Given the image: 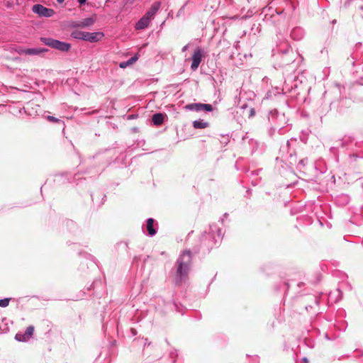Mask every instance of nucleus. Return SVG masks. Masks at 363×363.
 <instances>
[{
    "label": "nucleus",
    "instance_id": "22",
    "mask_svg": "<svg viewBox=\"0 0 363 363\" xmlns=\"http://www.w3.org/2000/svg\"><path fill=\"white\" fill-rule=\"evenodd\" d=\"M128 64L126 62H121L120 64V67H122V68H124L125 67V66L127 65Z\"/></svg>",
    "mask_w": 363,
    "mask_h": 363
},
{
    "label": "nucleus",
    "instance_id": "10",
    "mask_svg": "<svg viewBox=\"0 0 363 363\" xmlns=\"http://www.w3.org/2000/svg\"><path fill=\"white\" fill-rule=\"evenodd\" d=\"M164 116L161 113L154 114L152 118L153 123L156 125H160L162 124V123L164 122Z\"/></svg>",
    "mask_w": 363,
    "mask_h": 363
},
{
    "label": "nucleus",
    "instance_id": "6",
    "mask_svg": "<svg viewBox=\"0 0 363 363\" xmlns=\"http://www.w3.org/2000/svg\"><path fill=\"white\" fill-rule=\"evenodd\" d=\"M203 57L202 51L200 48H197L192 55V63L191 68L193 71L197 69Z\"/></svg>",
    "mask_w": 363,
    "mask_h": 363
},
{
    "label": "nucleus",
    "instance_id": "12",
    "mask_svg": "<svg viewBox=\"0 0 363 363\" xmlns=\"http://www.w3.org/2000/svg\"><path fill=\"white\" fill-rule=\"evenodd\" d=\"M154 219L148 218L147 220V230L150 235H154L156 233V230L153 228Z\"/></svg>",
    "mask_w": 363,
    "mask_h": 363
},
{
    "label": "nucleus",
    "instance_id": "5",
    "mask_svg": "<svg viewBox=\"0 0 363 363\" xmlns=\"http://www.w3.org/2000/svg\"><path fill=\"white\" fill-rule=\"evenodd\" d=\"M96 21V15H93L89 18L82 19L81 21H74L72 23V26L74 28H89L94 24Z\"/></svg>",
    "mask_w": 363,
    "mask_h": 363
},
{
    "label": "nucleus",
    "instance_id": "17",
    "mask_svg": "<svg viewBox=\"0 0 363 363\" xmlns=\"http://www.w3.org/2000/svg\"><path fill=\"white\" fill-rule=\"evenodd\" d=\"M10 301V298L0 299V307H6Z\"/></svg>",
    "mask_w": 363,
    "mask_h": 363
},
{
    "label": "nucleus",
    "instance_id": "4",
    "mask_svg": "<svg viewBox=\"0 0 363 363\" xmlns=\"http://www.w3.org/2000/svg\"><path fill=\"white\" fill-rule=\"evenodd\" d=\"M186 110L199 111H212L213 106L208 104H189L184 106Z\"/></svg>",
    "mask_w": 363,
    "mask_h": 363
},
{
    "label": "nucleus",
    "instance_id": "7",
    "mask_svg": "<svg viewBox=\"0 0 363 363\" xmlns=\"http://www.w3.org/2000/svg\"><path fill=\"white\" fill-rule=\"evenodd\" d=\"M104 36V35L101 32H86L84 40L89 41L90 43H95L99 41Z\"/></svg>",
    "mask_w": 363,
    "mask_h": 363
},
{
    "label": "nucleus",
    "instance_id": "14",
    "mask_svg": "<svg viewBox=\"0 0 363 363\" xmlns=\"http://www.w3.org/2000/svg\"><path fill=\"white\" fill-rule=\"evenodd\" d=\"M85 33L84 31H79V30H76V31H73L72 33H71V36L74 38H76V39H80V40H84V35H85Z\"/></svg>",
    "mask_w": 363,
    "mask_h": 363
},
{
    "label": "nucleus",
    "instance_id": "19",
    "mask_svg": "<svg viewBox=\"0 0 363 363\" xmlns=\"http://www.w3.org/2000/svg\"><path fill=\"white\" fill-rule=\"evenodd\" d=\"M137 60H138V56H137V55H135V56H134V57H132L130 59H129V60L126 62V63H127V64L130 65V64H133V62H135Z\"/></svg>",
    "mask_w": 363,
    "mask_h": 363
},
{
    "label": "nucleus",
    "instance_id": "2",
    "mask_svg": "<svg viewBox=\"0 0 363 363\" xmlns=\"http://www.w3.org/2000/svg\"><path fill=\"white\" fill-rule=\"evenodd\" d=\"M40 41L52 48L58 50L62 52H67L71 48V45L69 43L62 42L51 38H40Z\"/></svg>",
    "mask_w": 363,
    "mask_h": 363
},
{
    "label": "nucleus",
    "instance_id": "26",
    "mask_svg": "<svg viewBox=\"0 0 363 363\" xmlns=\"http://www.w3.org/2000/svg\"><path fill=\"white\" fill-rule=\"evenodd\" d=\"M107 1H108L109 0H106Z\"/></svg>",
    "mask_w": 363,
    "mask_h": 363
},
{
    "label": "nucleus",
    "instance_id": "16",
    "mask_svg": "<svg viewBox=\"0 0 363 363\" xmlns=\"http://www.w3.org/2000/svg\"><path fill=\"white\" fill-rule=\"evenodd\" d=\"M15 338L18 341H21V342H26V341L28 340V338L26 337L25 333H23V334L18 333L16 335Z\"/></svg>",
    "mask_w": 363,
    "mask_h": 363
},
{
    "label": "nucleus",
    "instance_id": "24",
    "mask_svg": "<svg viewBox=\"0 0 363 363\" xmlns=\"http://www.w3.org/2000/svg\"><path fill=\"white\" fill-rule=\"evenodd\" d=\"M65 0H57V1L60 4H62Z\"/></svg>",
    "mask_w": 363,
    "mask_h": 363
},
{
    "label": "nucleus",
    "instance_id": "25",
    "mask_svg": "<svg viewBox=\"0 0 363 363\" xmlns=\"http://www.w3.org/2000/svg\"><path fill=\"white\" fill-rule=\"evenodd\" d=\"M354 161H356L357 160V157H354Z\"/></svg>",
    "mask_w": 363,
    "mask_h": 363
},
{
    "label": "nucleus",
    "instance_id": "13",
    "mask_svg": "<svg viewBox=\"0 0 363 363\" xmlns=\"http://www.w3.org/2000/svg\"><path fill=\"white\" fill-rule=\"evenodd\" d=\"M157 10H158V6L153 5L151 7V9L145 13V15L144 16L147 17L148 19H150L151 21L152 18H153V16H155V14L157 13Z\"/></svg>",
    "mask_w": 363,
    "mask_h": 363
},
{
    "label": "nucleus",
    "instance_id": "23",
    "mask_svg": "<svg viewBox=\"0 0 363 363\" xmlns=\"http://www.w3.org/2000/svg\"><path fill=\"white\" fill-rule=\"evenodd\" d=\"M79 3L80 4H84L86 1V0H78Z\"/></svg>",
    "mask_w": 363,
    "mask_h": 363
},
{
    "label": "nucleus",
    "instance_id": "8",
    "mask_svg": "<svg viewBox=\"0 0 363 363\" xmlns=\"http://www.w3.org/2000/svg\"><path fill=\"white\" fill-rule=\"evenodd\" d=\"M150 20L147 17L143 16L136 23L135 28L137 30H142L147 28L149 26Z\"/></svg>",
    "mask_w": 363,
    "mask_h": 363
},
{
    "label": "nucleus",
    "instance_id": "9",
    "mask_svg": "<svg viewBox=\"0 0 363 363\" xmlns=\"http://www.w3.org/2000/svg\"><path fill=\"white\" fill-rule=\"evenodd\" d=\"M47 51L48 50L45 48H28L25 52V55H38Z\"/></svg>",
    "mask_w": 363,
    "mask_h": 363
},
{
    "label": "nucleus",
    "instance_id": "11",
    "mask_svg": "<svg viewBox=\"0 0 363 363\" xmlns=\"http://www.w3.org/2000/svg\"><path fill=\"white\" fill-rule=\"evenodd\" d=\"M209 123L203 120L194 121L193 122V126L196 129H203L208 127Z\"/></svg>",
    "mask_w": 363,
    "mask_h": 363
},
{
    "label": "nucleus",
    "instance_id": "20",
    "mask_svg": "<svg viewBox=\"0 0 363 363\" xmlns=\"http://www.w3.org/2000/svg\"><path fill=\"white\" fill-rule=\"evenodd\" d=\"M26 49H24V48H18V50H16V52L19 54V55H23L24 54L25 55V52H26Z\"/></svg>",
    "mask_w": 363,
    "mask_h": 363
},
{
    "label": "nucleus",
    "instance_id": "15",
    "mask_svg": "<svg viewBox=\"0 0 363 363\" xmlns=\"http://www.w3.org/2000/svg\"><path fill=\"white\" fill-rule=\"evenodd\" d=\"M33 331H34V327L32 326V325H30L27 328L26 332H25V335L26 337L28 338V340L32 337L33 334Z\"/></svg>",
    "mask_w": 363,
    "mask_h": 363
},
{
    "label": "nucleus",
    "instance_id": "1",
    "mask_svg": "<svg viewBox=\"0 0 363 363\" xmlns=\"http://www.w3.org/2000/svg\"><path fill=\"white\" fill-rule=\"evenodd\" d=\"M191 262V255L190 251H184V252L182 253V255L180 256L179 259L177 261V274L179 275L181 280L183 278H186L187 277L188 272L190 269Z\"/></svg>",
    "mask_w": 363,
    "mask_h": 363
},
{
    "label": "nucleus",
    "instance_id": "18",
    "mask_svg": "<svg viewBox=\"0 0 363 363\" xmlns=\"http://www.w3.org/2000/svg\"><path fill=\"white\" fill-rule=\"evenodd\" d=\"M47 120L50 122H52V123H58L60 121V119L54 117V116H48L46 117Z\"/></svg>",
    "mask_w": 363,
    "mask_h": 363
},
{
    "label": "nucleus",
    "instance_id": "21",
    "mask_svg": "<svg viewBox=\"0 0 363 363\" xmlns=\"http://www.w3.org/2000/svg\"><path fill=\"white\" fill-rule=\"evenodd\" d=\"M255 109L254 108H251L250 111V117H252L253 116H255Z\"/></svg>",
    "mask_w": 363,
    "mask_h": 363
},
{
    "label": "nucleus",
    "instance_id": "3",
    "mask_svg": "<svg viewBox=\"0 0 363 363\" xmlns=\"http://www.w3.org/2000/svg\"><path fill=\"white\" fill-rule=\"evenodd\" d=\"M32 11L40 17H52L55 14L53 9L46 8L41 4L33 5Z\"/></svg>",
    "mask_w": 363,
    "mask_h": 363
}]
</instances>
